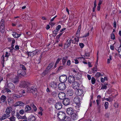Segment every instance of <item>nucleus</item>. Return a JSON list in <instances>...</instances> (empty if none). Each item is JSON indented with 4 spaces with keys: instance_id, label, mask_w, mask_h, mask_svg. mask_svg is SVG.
<instances>
[{
    "instance_id": "4",
    "label": "nucleus",
    "mask_w": 121,
    "mask_h": 121,
    "mask_svg": "<svg viewBox=\"0 0 121 121\" xmlns=\"http://www.w3.org/2000/svg\"><path fill=\"white\" fill-rule=\"evenodd\" d=\"M4 31V20L2 19L0 22V31L3 33Z\"/></svg>"
},
{
    "instance_id": "29",
    "label": "nucleus",
    "mask_w": 121,
    "mask_h": 121,
    "mask_svg": "<svg viewBox=\"0 0 121 121\" xmlns=\"http://www.w3.org/2000/svg\"><path fill=\"white\" fill-rule=\"evenodd\" d=\"M12 110V108L10 107H8L6 108V113L10 114Z\"/></svg>"
},
{
    "instance_id": "7",
    "label": "nucleus",
    "mask_w": 121,
    "mask_h": 121,
    "mask_svg": "<svg viewBox=\"0 0 121 121\" xmlns=\"http://www.w3.org/2000/svg\"><path fill=\"white\" fill-rule=\"evenodd\" d=\"M67 79V77L65 75H63L60 76L59 80L60 82L64 83L65 82Z\"/></svg>"
},
{
    "instance_id": "3",
    "label": "nucleus",
    "mask_w": 121,
    "mask_h": 121,
    "mask_svg": "<svg viewBox=\"0 0 121 121\" xmlns=\"http://www.w3.org/2000/svg\"><path fill=\"white\" fill-rule=\"evenodd\" d=\"M65 117V114L63 112H59L58 114V117L60 120H63Z\"/></svg>"
},
{
    "instance_id": "6",
    "label": "nucleus",
    "mask_w": 121,
    "mask_h": 121,
    "mask_svg": "<svg viewBox=\"0 0 121 121\" xmlns=\"http://www.w3.org/2000/svg\"><path fill=\"white\" fill-rule=\"evenodd\" d=\"M17 75L19 77L24 76L26 74L25 71L22 69L19 70L17 71Z\"/></svg>"
},
{
    "instance_id": "20",
    "label": "nucleus",
    "mask_w": 121,
    "mask_h": 121,
    "mask_svg": "<svg viewBox=\"0 0 121 121\" xmlns=\"http://www.w3.org/2000/svg\"><path fill=\"white\" fill-rule=\"evenodd\" d=\"M58 83L56 82H52L51 83V87L53 88H56L57 86Z\"/></svg>"
},
{
    "instance_id": "54",
    "label": "nucleus",
    "mask_w": 121,
    "mask_h": 121,
    "mask_svg": "<svg viewBox=\"0 0 121 121\" xmlns=\"http://www.w3.org/2000/svg\"><path fill=\"white\" fill-rule=\"evenodd\" d=\"M13 39V38H7L8 41L9 42H11Z\"/></svg>"
},
{
    "instance_id": "49",
    "label": "nucleus",
    "mask_w": 121,
    "mask_h": 121,
    "mask_svg": "<svg viewBox=\"0 0 121 121\" xmlns=\"http://www.w3.org/2000/svg\"><path fill=\"white\" fill-rule=\"evenodd\" d=\"M101 87V89H106L107 88V87L105 85H103Z\"/></svg>"
},
{
    "instance_id": "41",
    "label": "nucleus",
    "mask_w": 121,
    "mask_h": 121,
    "mask_svg": "<svg viewBox=\"0 0 121 121\" xmlns=\"http://www.w3.org/2000/svg\"><path fill=\"white\" fill-rule=\"evenodd\" d=\"M31 107L33 108L34 110L35 111H37V109L36 106L33 104L31 105Z\"/></svg>"
},
{
    "instance_id": "40",
    "label": "nucleus",
    "mask_w": 121,
    "mask_h": 121,
    "mask_svg": "<svg viewBox=\"0 0 121 121\" xmlns=\"http://www.w3.org/2000/svg\"><path fill=\"white\" fill-rule=\"evenodd\" d=\"M91 83L92 84H94L95 82V78L92 77L91 79Z\"/></svg>"
},
{
    "instance_id": "25",
    "label": "nucleus",
    "mask_w": 121,
    "mask_h": 121,
    "mask_svg": "<svg viewBox=\"0 0 121 121\" xmlns=\"http://www.w3.org/2000/svg\"><path fill=\"white\" fill-rule=\"evenodd\" d=\"M76 92L77 93V95L79 96L82 94L83 90L80 89H78L76 90Z\"/></svg>"
},
{
    "instance_id": "35",
    "label": "nucleus",
    "mask_w": 121,
    "mask_h": 121,
    "mask_svg": "<svg viewBox=\"0 0 121 121\" xmlns=\"http://www.w3.org/2000/svg\"><path fill=\"white\" fill-rule=\"evenodd\" d=\"M71 115V118L73 120H75L76 119V113L74 112Z\"/></svg>"
},
{
    "instance_id": "59",
    "label": "nucleus",
    "mask_w": 121,
    "mask_h": 121,
    "mask_svg": "<svg viewBox=\"0 0 121 121\" xmlns=\"http://www.w3.org/2000/svg\"><path fill=\"white\" fill-rule=\"evenodd\" d=\"M19 116H20V115H19ZM17 117L18 118H20L22 119H25V118L26 117L25 116H24L23 117H19V115H17Z\"/></svg>"
},
{
    "instance_id": "18",
    "label": "nucleus",
    "mask_w": 121,
    "mask_h": 121,
    "mask_svg": "<svg viewBox=\"0 0 121 121\" xmlns=\"http://www.w3.org/2000/svg\"><path fill=\"white\" fill-rule=\"evenodd\" d=\"M31 108L29 105H27L26 106L25 108V112L29 113L31 111Z\"/></svg>"
},
{
    "instance_id": "61",
    "label": "nucleus",
    "mask_w": 121,
    "mask_h": 121,
    "mask_svg": "<svg viewBox=\"0 0 121 121\" xmlns=\"http://www.w3.org/2000/svg\"><path fill=\"white\" fill-rule=\"evenodd\" d=\"M58 31L57 30H56L53 31V33L54 34L56 35L57 34Z\"/></svg>"
},
{
    "instance_id": "56",
    "label": "nucleus",
    "mask_w": 121,
    "mask_h": 121,
    "mask_svg": "<svg viewBox=\"0 0 121 121\" xmlns=\"http://www.w3.org/2000/svg\"><path fill=\"white\" fill-rule=\"evenodd\" d=\"M111 38L112 39H115V36L113 33H112L111 36Z\"/></svg>"
},
{
    "instance_id": "45",
    "label": "nucleus",
    "mask_w": 121,
    "mask_h": 121,
    "mask_svg": "<svg viewBox=\"0 0 121 121\" xmlns=\"http://www.w3.org/2000/svg\"><path fill=\"white\" fill-rule=\"evenodd\" d=\"M48 72V71H47V70L45 69V70L42 73V76H45Z\"/></svg>"
},
{
    "instance_id": "58",
    "label": "nucleus",
    "mask_w": 121,
    "mask_h": 121,
    "mask_svg": "<svg viewBox=\"0 0 121 121\" xmlns=\"http://www.w3.org/2000/svg\"><path fill=\"white\" fill-rule=\"evenodd\" d=\"M79 45L81 48H83L84 46V44L82 43H80Z\"/></svg>"
},
{
    "instance_id": "16",
    "label": "nucleus",
    "mask_w": 121,
    "mask_h": 121,
    "mask_svg": "<svg viewBox=\"0 0 121 121\" xmlns=\"http://www.w3.org/2000/svg\"><path fill=\"white\" fill-rule=\"evenodd\" d=\"M68 59V57L67 56H65L63 57L62 59V64L63 66L66 65V63Z\"/></svg>"
},
{
    "instance_id": "2",
    "label": "nucleus",
    "mask_w": 121,
    "mask_h": 121,
    "mask_svg": "<svg viewBox=\"0 0 121 121\" xmlns=\"http://www.w3.org/2000/svg\"><path fill=\"white\" fill-rule=\"evenodd\" d=\"M30 84V82L27 81H22L20 85V87L22 88L26 87Z\"/></svg>"
},
{
    "instance_id": "60",
    "label": "nucleus",
    "mask_w": 121,
    "mask_h": 121,
    "mask_svg": "<svg viewBox=\"0 0 121 121\" xmlns=\"http://www.w3.org/2000/svg\"><path fill=\"white\" fill-rule=\"evenodd\" d=\"M89 53H86L85 54V55H84V57L86 56H89Z\"/></svg>"
},
{
    "instance_id": "15",
    "label": "nucleus",
    "mask_w": 121,
    "mask_h": 121,
    "mask_svg": "<svg viewBox=\"0 0 121 121\" xmlns=\"http://www.w3.org/2000/svg\"><path fill=\"white\" fill-rule=\"evenodd\" d=\"M7 85H5L4 87L3 90L2 91L3 93H4V92H6L8 93H11V91Z\"/></svg>"
},
{
    "instance_id": "23",
    "label": "nucleus",
    "mask_w": 121,
    "mask_h": 121,
    "mask_svg": "<svg viewBox=\"0 0 121 121\" xmlns=\"http://www.w3.org/2000/svg\"><path fill=\"white\" fill-rule=\"evenodd\" d=\"M21 35V34H18L15 32H13L12 34L14 37L15 38H17L19 37Z\"/></svg>"
},
{
    "instance_id": "37",
    "label": "nucleus",
    "mask_w": 121,
    "mask_h": 121,
    "mask_svg": "<svg viewBox=\"0 0 121 121\" xmlns=\"http://www.w3.org/2000/svg\"><path fill=\"white\" fill-rule=\"evenodd\" d=\"M63 120V121H71V119L68 117H66Z\"/></svg>"
},
{
    "instance_id": "43",
    "label": "nucleus",
    "mask_w": 121,
    "mask_h": 121,
    "mask_svg": "<svg viewBox=\"0 0 121 121\" xmlns=\"http://www.w3.org/2000/svg\"><path fill=\"white\" fill-rule=\"evenodd\" d=\"M112 60V56L110 55L109 56V58L107 60V63L108 64H109L110 63V60Z\"/></svg>"
},
{
    "instance_id": "52",
    "label": "nucleus",
    "mask_w": 121,
    "mask_h": 121,
    "mask_svg": "<svg viewBox=\"0 0 121 121\" xmlns=\"http://www.w3.org/2000/svg\"><path fill=\"white\" fill-rule=\"evenodd\" d=\"M25 112V111H24L23 109H21L20 111L19 112L20 114H23Z\"/></svg>"
},
{
    "instance_id": "47",
    "label": "nucleus",
    "mask_w": 121,
    "mask_h": 121,
    "mask_svg": "<svg viewBox=\"0 0 121 121\" xmlns=\"http://www.w3.org/2000/svg\"><path fill=\"white\" fill-rule=\"evenodd\" d=\"M72 83H73V84L72 86V87L73 88L75 89H76V84L75 83V82H73Z\"/></svg>"
},
{
    "instance_id": "34",
    "label": "nucleus",
    "mask_w": 121,
    "mask_h": 121,
    "mask_svg": "<svg viewBox=\"0 0 121 121\" xmlns=\"http://www.w3.org/2000/svg\"><path fill=\"white\" fill-rule=\"evenodd\" d=\"M9 119L10 121H15L16 118L14 117V116H13L10 117Z\"/></svg>"
},
{
    "instance_id": "5",
    "label": "nucleus",
    "mask_w": 121,
    "mask_h": 121,
    "mask_svg": "<svg viewBox=\"0 0 121 121\" xmlns=\"http://www.w3.org/2000/svg\"><path fill=\"white\" fill-rule=\"evenodd\" d=\"M9 56V54L7 52H6L4 56V55H3L1 57V59L2 60V61H1V63L3 64L4 60H7Z\"/></svg>"
},
{
    "instance_id": "10",
    "label": "nucleus",
    "mask_w": 121,
    "mask_h": 121,
    "mask_svg": "<svg viewBox=\"0 0 121 121\" xmlns=\"http://www.w3.org/2000/svg\"><path fill=\"white\" fill-rule=\"evenodd\" d=\"M25 105L24 103L21 101H18L14 104V106L16 107L18 106H23Z\"/></svg>"
},
{
    "instance_id": "24",
    "label": "nucleus",
    "mask_w": 121,
    "mask_h": 121,
    "mask_svg": "<svg viewBox=\"0 0 121 121\" xmlns=\"http://www.w3.org/2000/svg\"><path fill=\"white\" fill-rule=\"evenodd\" d=\"M9 114L7 113L4 114L2 116V117L1 118H0V119L1 120H3L6 118L9 117L10 115Z\"/></svg>"
},
{
    "instance_id": "53",
    "label": "nucleus",
    "mask_w": 121,
    "mask_h": 121,
    "mask_svg": "<svg viewBox=\"0 0 121 121\" xmlns=\"http://www.w3.org/2000/svg\"><path fill=\"white\" fill-rule=\"evenodd\" d=\"M55 23L52 22L50 21L49 23V24L52 26H53L55 24Z\"/></svg>"
},
{
    "instance_id": "64",
    "label": "nucleus",
    "mask_w": 121,
    "mask_h": 121,
    "mask_svg": "<svg viewBox=\"0 0 121 121\" xmlns=\"http://www.w3.org/2000/svg\"><path fill=\"white\" fill-rule=\"evenodd\" d=\"M15 48L16 50H18L19 49V46L18 45H16L15 46Z\"/></svg>"
},
{
    "instance_id": "50",
    "label": "nucleus",
    "mask_w": 121,
    "mask_h": 121,
    "mask_svg": "<svg viewBox=\"0 0 121 121\" xmlns=\"http://www.w3.org/2000/svg\"><path fill=\"white\" fill-rule=\"evenodd\" d=\"M20 67L22 68L23 70H26V69L24 66L23 65H20Z\"/></svg>"
},
{
    "instance_id": "44",
    "label": "nucleus",
    "mask_w": 121,
    "mask_h": 121,
    "mask_svg": "<svg viewBox=\"0 0 121 121\" xmlns=\"http://www.w3.org/2000/svg\"><path fill=\"white\" fill-rule=\"evenodd\" d=\"M92 70L93 71V72L94 73L96 72L97 71V66H96L94 67L92 69Z\"/></svg>"
},
{
    "instance_id": "19",
    "label": "nucleus",
    "mask_w": 121,
    "mask_h": 121,
    "mask_svg": "<svg viewBox=\"0 0 121 121\" xmlns=\"http://www.w3.org/2000/svg\"><path fill=\"white\" fill-rule=\"evenodd\" d=\"M66 112L69 115H71L74 113L73 110L71 108H68Z\"/></svg>"
},
{
    "instance_id": "21",
    "label": "nucleus",
    "mask_w": 121,
    "mask_h": 121,
    "mask_svg": "<svg viewBox=\"0 0 121 121\" xmlns=\"http://www.w3.org/2000/svg\"><path fill=\"white\" fill-rule=\"evenodd\" d=\"M22 96V95H18L17 94H13L12 96L13 98L15 99L19 98Z\"/></svg>"
},
{
    "instance_id": "13",
    "label": "nucleus",
    "mask_w": 121,
    "mask_h": 121,
    "mask_svg": "<svg viewBox=\"0 0 121 121\" xmlns=\"http://www.w3.org/2000/svg\"><path fill=\"white\" fill-rule=\"evenodd\" d=\"M75 78L73 76H69L68 78V81L69 83H71L75 82Z\"/></svg>"
},
{
    "instance_id": "42",
    "label": "nucleus",
    "mask_w": 121,
    "mask_h": 121,
    "mask_svg": "<svg viewBox=\"0 0 121 121\" xmlns=\"http://www.w3.org/2000/svg\"><path fill=\"white\" fill-rule=\"evenodd\" d=\"M108 102H106L105 103L104 106L105 107V109H107L108 108Z\"/></svg>"
},
{
    "instance_id": "63",
    "label": "nucleus",
    "mask_w": 121,
    "mask_h": 121,
    "mask_svg": "<svg viewBox=\"0 0 121 121\" xmlns=\"http://www.w3.org/2000/svg\"><path fill=\"white\" fill-rule=\"evenodd\" d=\"M87 77L89 80H90L91 79V77L90 75H87Z\"/></svg>"
},
{
    "instance_id": "51",
    "label": "nucleus",
    "mask_w": 121,
    "mask_h": 121,
    "mask_svg": "<svg viewBox=\"0 0 121 121\" xmlns=\"http://www.w3.org/2000/svg\"><path fill=\"white\" fill-rule=\"evenodd\" d=\"M52 95L54 96H55L57 95V94L56 91H54L52 93Z\"/></svg>"
},
{
    "instance_id": "39",
    "label": "nucleus",
    "mask_w": 121,
    "mask_h": 121,
    "mask_svg": "<svg viewBox=\"0 0 121 121\" xmlns=\"http://www.w3.org/2000/svg\"><path fill=\"white\" fill-rule=\"evenodd\" d=\"M81 29V25H80L78 26L77 32L76 33V35L78 34L79 35L80 34Z\"/></svg>"
},
{
    "instance_id": "30",
    "label": "nucleus",
    "mask_w": 121,
    "mask_h": 121,
    "mask_svg": "<svg viewBox=\"0 0 121 121\" xmlns=\"http://www.w3.org/2000/svg\"><path fill=\"white\" fill-rule=\"evenodd\" d=\"M72 42V43H73L75 44L76 43V41L75 40V41H73L72 40H71V39L68 40L67 42V45L68 46H69L70 45L71 43V42Z\"/></svg>"
},
{
    "instance_id": "55",
    "label": "nucleus",
    "mask_w": 121,
    "mask_h": 121,
    "mask_svg": "<svg viewBox=\"0 0 121 121\" xmlns=\"http://www.w3.org/2000/svg\"><path fill=\"white\" fill-rule=\"evenodd\" d=\"M117 50L118 51V53H120V52H121V46H120V47H118Z\"/></svg>"
},
{
    "instance_id": "46",
    "label": "nucleus",
    "mask_w": 121,
    "mask_h": 121,
    "mask_svg": "<svg viewBox=\"0 0 121 121\" xmlns=\"http://www.w3.org/2000/svg\"><path fill=\"white\" fill-rule=\"evenodd\" d=\"M61 26L60 25H58L56 27V30H57L58 31L61 28Z\"/></svg>"
},
{
    "instance_id": "8",
    "label": "nucleus",
    "mask_w": 121,
    "mask_h": 121,
    "mask_svg": "<svg viewBox=\"0 0 121 121\" xmlns=\"http://www.w3.org/2000/svg\"><path fill=\"white\" fill-rule=\"evenodd\" d=\"M58 87L60 90H65L66 87L65 85L63 82L59 83L58 85Z\"/></svg>"
},
{
    "instance_id": "48",
    "label": "nucleus",
    "mask_w": 121,
    "mask_h": 121,
    "mask_svg": "<svg viewBox=\"0 0 121 121\" xmlns=\"http://www.w3.org/2000/svg\"><path fill=\"white\" fill-rule=\"evenodd\" d=\"M101 101V99H97L96 100V102L98 106H99L100 102Z\"/></svg>"
},
{
    "instance_id": "1",
    "label": "nucleus",
    "mask_w": 121,
    "mask_h": 121,
    "mask_svg": "<svg viewBox=\"0 0 121 121\" xmlns=\"http://www.w3.org/2000/svg\"><path fill=\"white\" fill-rule=\"evenodd\" d=\"M27 91L28 92L32 93L35 97L36 96L37 93V89L35 86H32L28 88L27 89Z\"/></svg>"
},
{
    "instance_id": "38",
    "label": "nucleus",
    "mask_w": 121,
    "mask_h": 121,
    "mask_svg": "<svg viewBox=\"0 0 121 121\" xmlns=\"http://www.w3.org/2000/svg\"><path fill=\"white\" fill-rule=\"evenodd\" d=\"M27 54L28 56H33L34 55V54L33 53V51L32 52H28Z\"/></svg>"
},
{
    "instance_id": "57",
    "label": "nucleus",
    "mask_w": 121,
    "mask_h": 121,
    "mask_svg": "<svg viewBox=\"0 0 121 121\" xmlns=\"http://www.w3.org/2000/svg\"><path fill=\"white\" fill-rule=\"evenodd\" d=\"M70 60H68L66 64V65H69L70 64Z\"/></svg>"
},
{
    "instance_id": "36",
    "label": "nucleus",
    "mask_w": 121,
    "mask_h": 121,
    "mask_svg": "<svg viewBox=\"0 0 121 121\" xmlns=\"http://www.w3.org/2000/svg\"><path fill=\"white\" fill-rule=\"evenodd\" d=\"M103 76V74H101L99 72H97L95 74V76L96 78H98L100 76Z\"/></svg>"
},
{
    "instance_id": "32",
    "label": "nucleus",
    "mask_w": 121,
    "mask_h": 121,
    "mask_svg": "<svg viewBox=\"0 0 121 121\" xmlns=\"http://www.w3.org/2000/svg\"><path fill=\"white\" fill-rule=\"evenodd\" d=\"M53 66V64L52 63L50 64L46 68V69L47 70V71L48 72L49 70L51 69Z\"/></svg>"
},
{
    "instance_id": "62",
    "label": "nucleus",
    "mask_w": 121,
    "mask_h": 121,
    "mask_svg": "<svg viewBox=\"0 0 121 121\" xmlns=\"http://www.w3.org/2000/svg\"><path fill=\"white\" fill-rule=\"evenodd\" d=\"M103 1V0H99V3L98 4V5H100L101 4Z\"/></svg>"
},
{
    "instance_id": "17",
    "label": "nucleus",
    "mask_w": 121,
    "mask_h": 121,
    "mask_svg": "<svg viewBox=\"0 0 121 121\" xmlns=\"http://www.w3.org/2000/svg\"><path fill=\"white\" fill-rule=\"evenodd\" d=\"M66 94L68 96H71L73 95V91L70 89H68L66 92Z\"/></svg>"
},
{
    "instance_id": "22",
    "label": "nucleus",
    "mask_w": 121,
    "mask_h": 121,
    "mask_svg": "<svg viewBox=\"0 0 121 121\" xmlns=\"http://www.w3.org/2000/svg\"><path fill=\"white\" fill-rule=\"evenodd\" d=\"M28 120L29 121H35L36 118L34 116L31 115L28 118Z\"/></svg>"
},
{
    "instance_id": "27",
    "label": "nucleus",
    "mask_w": 121,
    "mask_h": 121,
    "mask_svg": "<svg viewBox=\"0 0 121 121\" xmlns=\"http://www.w3.org/2000/svg\"><path fill=\"white\" fill-rule=\"evenodd\" d=\"M19 81L18 78H13L12 80V82L14 83L17 84Z\"/></svg>"
},
{
    "instance_id": "26",
    "label": "nucleus",
    "mask_w": 121,
    "mask_h": 121,
    "mask_svg": "<svg viewBox=\"0 0 121 121\" xmlns=\"http://www.w3.org/2000/svg\"><path fill=\"white\" fill-rule=\"evenodd\" d=\"M77 98L76 99V100H78V102L77 103L76 102V107H77L78 108H79V107H80V99L79 98H78V97H77Z\"/></svg>"
},
{
    "instance_id": "31",
    "label": "nucleus",
    "mask_w": 121,
    "mask_h": 121,
    "mask_svg": "<svg viewBox=\"0 0 121 121\" xmlns=\"http://www.w3.org/2000/svg\"><path fill=\"white\" fill-rule=\"evenodd\" d=\"M33 52L34 55H35L39 54L40 52V50H39L36 49Z\"/></svg>"
},
{
    "instance_id": "12",
    "label": "nucleus",
    "mask_w": 121,
    "mask_h": 121,
    "mask_svg": "<svg viewBox=\"0 0 121 121\" xmlns=\"http://www.w3.org/2000/svg\"><path fill=\"white\" fill-rule=\"evenodd\" d=\"M70 102V100L69 99L66 98L63 100V103L65 105L67 106L69 104Z\"/></svg>"
},
{
    "instance_id": "28",
    "label": "nucleus",
    "mask_w": 121,
    "mask_h": 121,
    "mask_svg": "<svg viewBox=\"0 0 121 121\" xmlns=\"http://www.w3.org/2000/svg\"><path fill=\"white\" fill-rule=\"evenodd\" d=\"M6 99V96L4 95H2L0 98L1 101L2 102H5Z\"/></svg>"
},
{
    "instance_id": "9",
    "label": "nucleus",
    "mask_w": 121,
    "mask_h": 121,
    "mask_svg": "<svg viewBox=\"0 0 121 121\" xmlns=\"http://www.w3.org/2000/svg\"><path fill=\"white\" fill-rule=\"evenodd\" d=\"M55 107L57 109L59 110L62 108V105L61 103L60 102H58L56 103Z\"/></svg>"
},
{
    "instance_id": "11",
    "label": "nucleus",
    "mask_w": 121,
    "mask_h": 121,
    "mask_svg": "<svg viewBox=\"0 0 121 121\" xmlns=\"http://www.w3.org/2000/svg\"><path fill=\"white\" fill-rule=\"evenodd\" d=\"M65 94L63 92L60 93L58 94V97L59 99H64L65 98Z\"/></svg>"
},
{
    "instance_id": "14",
    "label": "nucleus",
    "mask_w": 121,
    "mask_h": 121,
    "mask_svg": "<svg viewBox=\"0 0 121 121\" xmlns=\"http://www.w3.org/2000/svg\"><path fill=\"white\" fill-rule=\"evenodd\" d=\"M8 87L10 89L14 91L15 89V86L12 83H10L7 85Z\"/></svg>"
},
{
    "instance_id": "33",
    "label": "nucleus",
    "mask_w": 121,
    "mask_h": 121,
    "mask_svg": "<svg viewBox=\"0 0 121 121\" xmlns=\"http://www.w3.org/2000/svg\"><path fill=\"white\" fill-rule=\"evenodd\" d=\"M27 15L26 14H24L22 15V17L23 19H24L25 20L28 19L29 18L28 17H27Z\"/></svg>"
}]
</instances>
